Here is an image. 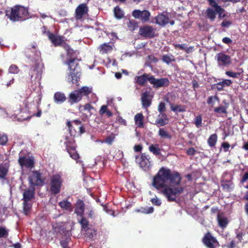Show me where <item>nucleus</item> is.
Segmentation results:
<instances>
[{
    "instance_id": "obj_62",
    "label": "nucleus",
    "mask_w": 248,
    "mask_h": 248,
    "mask_svg": "<svg viewBox=\"0 0 248 248\" xmlns=\"http://www.w3.org/2000/svg\"><path fill=\"white\" fill-rule=\"evenodd\" d=\"M142 146L139 144L136 145L134 147V151L136 152H140L142 150Z\"/></svg>"
},
{
    "instance_id": "obj_9",
    "label": "nucleus",
    "mask_w": 248,
    "mask_h": 248,
    "mask_svg": "<svg viewBox=\"0 0 248 248\" xmlns=\"http://www.w3.org/2000/svg\"><path fill=\"white\" fill-rule=\"evenodd\" d=\"M202 242L208 248H216L219 246L217 239L209 232L205 234L202 239Z\"/></svg>"
},
{
    "instance_id": "obj_26",
    "label": "nucleus",
    "mask_w": 248,
    "mask_h": 248,
    "mask_svg": "<svg viewBox=\"0 0 248 248\" xmlns=\"http://www.w3.org/2000/svg\"><path fill=\"white\" fill-rule=\"evenodd\" d=\"M151 76V75L148 74H143L142 76L136 77L135 79L138 83L141 85H143L147 80L149 81V78Z\"/></svg>"
},
{
    "instance_id": "obj_34",
    "label": "nucleus",
    "mask_w": 248,
    "mask_h": 248,
    "mask_svg": "<svg viewBox=\"0 0 248 248\" xmlns=\"http://www.w3.org/2000/svg\"><path fill=\"white\" fill-rule=\"evenodd\" d=\"M78 222L81 225L82 230H87L89 228V221L85 217H84L83 216L81 217V218Z\"/></svg>"
},
{
    "instance_id": "obj_12",
    "label": "nucleus",
    "mask_w": 248,
    "mask_h": 248,
    "mask_svg": "<svg viewBox=\"0 0 248 248\" xmlns=\"http://www.w3.org/2000/svg\"><path fill=\"white\" fill-rule=\"evenodd\" d=\"M12 117L18 121H23L30 119L32 116L29 114L28 109H16Z\"/></svg>"
},
{
    "instance_id": "obj_44",
    "label": "nucleus",
    "mask_w": 248,
    "mask_h": 248,
    "mask_svg": "<svg viewBox=\"0 0 248 248\" xmlns=\"http://www.w3.org/2000/svg\"><path fill=\"white\" fill-rule=\"evenodd\" d=\"M9 230L5 226H1V238H7L8 236Z\"/></svg>"
},
{
    "instance_id": "obj_63",
    "label": "nucleus",
    "mask_w": 248,
    "mask_h": 248,
    "mask_svg": "<svg viewBox=\"0 0 248 248\" xmlns=\"http://www.w3.org/2000/svg\"><path fill=\"white\" fill-rule=\"evenodd\" d=\"M108 63L109 64H111L112 66H116L117 65L116 60L115 59H110L109 58H108Z\"/></svg>"
},
{
    "instance_id": "obj_16",
    "label": "nucleus",
    "mask_w": 248,
    "mask_h": 248,
    "mask_svg": "<svg viewBox=\"0 0 248 248\" xmlns=\"http://www.w3.org/2000/svg\"><path fill=\"white\" fill-rule=\"evenodd\" d=\"M132 16L135 18L140 19L142 22H145L149 20L150 13L147 10L140 11L135 10L132 12Z\"/></svg>"
},
{
    "instance_id": "obj_64",
    "label": "nucleus",
    "mask_w": 248,
    "mask_h": 248,
    "mask_svg": "<svg viewBox=\"0 0 248 248\" xmlns=\"http://www.w3.org/2000/svg\"><path fill=\"white\" fill-rule=\"evenodd\" d=\"M222 42L225 44H229L232 43V41L230 38L226 37L223 38Z\"/></svg>"
},
{
    "instance_id": "obj_22",
    "label": "nucleus",
    "mask_w": 248,
    "mask_h": 248,
    "mask_svg": "<svg viewBox=\"0 0 248 248\" xmlns=\"http://www.w3.org/2000/svg\"><path fill=\"white\" fill-rule=\"evenodd\" d=\"M141 102L142 106L144 108L149 107L151 104V96L150 93L145 92L141 94Z\"/></svg>"
},
{
    "instance_id": "obj_18",
    "label": "nucleus",
    "mask_w": 248,
    "mask_h": 248,
    "mask_svg": "<svg viewBox=\"0 0 248 248\" xmlns=\"http://www.w3.org/2000/svg\"><path fill=\"white\" fill-rule=\"evenodd\" d=\"M35 187L32 186H29L28 188L24 190L23 193V200L27 202L31 201L34 198Z\"/></svg>"
},
{
    "instance_id": "obj_7",
    "label": "nucleus",
    "mask_w": 248,
    "mask_h": 248,
    "mask_svg": "<svg viewBox=\"0 0 248 248\" xmlns=\"http://www.w3.org/2000/svg\"><path fill=\"white\" fill-rule=\"evenodd\" d=\"M63 179L59 174L52 175L50 179V191L52 194L57 195L61 190L63 184Z\"/></svg>"
},
{
    "instance_id": "obj_20",
    "label": "nucleus",
    "mask_w": 248,
    "mask_h": 248,
    "mask_svg": "<svg viewBox=\"0 0 248 248\" xmlns=\"http://www.w3.org/2000/svg\"><path fill=\"white\" fill-rule=\"evenodd\" d=\"M88 10L87 5L82 3L78 6L76 10V18L77 20H81L83 16L87 13Z\"/></svg>"
},
{
    "instance_id": "obj_32",
    "label": "nucleus",
    "mask_w": 248,
    "mask_h": 248,
    "mask_svg": "<svg viewBox=\"0 0 248 248\" xmlns=\"http://www.w3.org/2000/svg\"><path fill=\"white\" fill-rule=\"evenodd\" d=\"M54 98L55 101L58 103H61L64 102L66 99L64 94L60 92L55 93Z\"/></svg>"
},
{
    "instance_id": "obj_50",
    "label": "nucleus",
    "mask_w": 248,
    "mask_h": 248,
    "mask_svg": "<svg viewBox=\"0 0 248 248\" xmlns=\"http://www.w3.org/2000/svg\"><path fill=\"white\" fill-rule=\"evenodd\" d=\"M151 202L153 204L156 206H160L161 204V201L157 198L156 196L155 198H152L151 200Z\"/></svg>"
},
{
    "instance_id": "obj_49",
    "label": "nucleus",
    "mask_w": 248,
    "mask_h": 248,
    "mask_svg": "<svg viewBox=\"0 0 248 248\" xmlns=\"http://www.w3.org/2000/svg\"><path fill=\"white\" fill-rule=\"evenodd\" d=\"M8 171V168L1 165V179L4 178Z\"/></svg>"
},
{
    "instance_id": "obj_5",
    "label": "nucleus",
    "mask_w": 248,
    "mask_h": 248,
    "mask_svg": "<svg viewBox=\"0 0 248 248\" xmlns=\"http://www.w3.org/2000/svg\"><path fill=\"white\" fill-rule=\"evenodd\" d=\"M66 126L68 127L70 135L74 138L80 136L85 132V127L79 120L67 121Z\"/></svg>"
},
{
    "instance_id": "obj_54",
    "label": "nucleus",
    "mask_w": 248,
    "mask_h": 248,
    "mask_svg": "<svg viewBox=\"0 0 248 248\" xmlns=\"http://www.w3.org/2000/svg\"><path fill=\"white\" fill-rule=\"evenodd\" d=\"M232 82L230 79H224L220 82L223 87L230 86Z\"/></svg>"
},
{
    "instance_id": "obj_35",
    "label": "nucleus",
    "mask_w": 248,
    "mask_h": 248,
    "mask_svg": "<svg viewBox=\"0 0 248 248\" xmlns=\"http://www.w3.org/2000/svg\"><path fill=\"white\" fill-rule=\"evenodd\" d=\"M158 135L163 139H170L171 136L164 128H159Z\"/></svg>"
},
{
    "instance_id": "obj_10",
    "label": "nucleus",
    "mask_w": 248,
    "mask_h": 248,
    "mask_svg": "<svg viewBox=\"0 0 248 248\" xmlns=\"http://www.w3.org/2000/svg\"><path fill=\"white\" fill-rule=\"evenodd\" d=\"M18 163L21 168H26L31 169L34 167L35 161L32 156L27 157L25 155H19Z\"/></svg>"
},
{
    "instance_id": "obj_53",
    "label": "nucleus",
    "mask_w": 248,
    "mask_h": 248,
    "mask_svg": "<svg viewBox=\"0 0 248 248\" xmlns=\"http://www.w3.org/2000/svg\"><path fill=\"white\" fill-rule=\"evenodd\" d=\"M230 147V144L227 142H224L221 144V147L223 148L224 152H227L229 151Z\"/></svg>"
},
{
    "instance_id": "obj_21",
    "label": "nucleus",
    "mask_w": 248,
    "mask_h": 248,
    "mask_svg": "<svg viewBox=\"0 0 248 248\" xmlns=\"http://www.w3.org/2000/svg\"><path fill=\"white\" fill-rule=\"evenodd\" d=\"M85 210V204L83 200L78 199L75 204V213L78 216L82 217Z\"/></svg>"
},
{
    "instance_id": "obj_59",
    "label": "nucleus",
    "mask_w": 248,
    "mask_h": 248,
    "mask_svg": "<svg viewBox=\"0 0 248 248\" xmlns=\"http://www.w3.org/2000/svg\"><path fill=\"white\" fill-rule=\"evenodd\" d=\"M248 180V172H246L243 176H242L240 182L242 184H243L245 182Z\"/></svg>"
},
{
    "instance_id": "obj_33",
    "label": "nucleus",
    "mask_w": 248,
    "mask_h": 248,
    "mask_svg": "<svg viewBox=\"0 0 248 248\" xmlns=\"http://www.w3.org/2000/svg\"><path fill=\"white\" fill-rule=\"evenodd\" d=\"M217 136L216 134H213L210 135L207 140L209 146L211 147L214 146L217 142Z\"/></svg>"
},
{
    "instance_id": "obj_40",
    "label": "nucleus",
    "mask_w": 248,
    "mask_h": 248,
    "mask_svg": "<svg viewBox=\"0 0 248 248\" xmlns=\"http://www.w3.org/2000/svg\"><path fill=\"white\" fill-rule=\"evenodd\" d=\"M127 27L131 31H134L138 27V23L134 20H130L127 24Z\"/></svg>"
},
{
    "instance_id": "obj_3",
    "label": "nucleus",
    "mask_w": 248,
    "mask_h": 248,
    "mask_svg": "<svg viewBox=\"0 0 248 248\" xmlns=\"http://www.w3.org/2000/svg\"><path fill=\"white\" fill-rule=\"evenodd\" d=\"M26 53L27 57L35 62V65L31 67L30 71L31 79L32 81L36 80L37 84L40 86L43 72V64L40 61V52L37 50L36 45H33Z\"/></svg>"
},
{
    "instance_id": "obj_4",
    "label": "nucleus",
    "mask_w": 248,
    "mask_h": 248,
    "mask_svg": "<svg viewBox=\"0 0 248 248\" xmlns=\"http://www.w3.org/2000/svg\"><path fill=\"white\" fill-rule=\"evenodd\" d=\"M6 15L13 21L24 20L28 18V11L26 8L17 5L7 10Z\"/></svg>"
},
{
    "instance_id": "obj_13",
    "label": "nucleus",
    "mask_w": 248,
    "mask_h": 248,
    "mask_svg": "<svg viewBox=\"0 0 248 248\" xmlns=\"http://www.w3.org/2000/svg\"><path fill=\"white\" fill-rule=\"evenodd\" d=\"M155 23L161 26H165L166 25L170 23L171 25L174 24V21L170 20L167 14L161 13L158 15L155 18Z\"/></svg>"
},
{
    "instance_id": "obj_51",
    "label": "nucleus",
    "mask_w": 248,
    "mask_h": 248,
    "mask_svg": "<svg viewBox=\"0 0 248 248\" xmlns=\"http://www.w3.org/2000/svg\"><path fill=\"white\" fill-rule=\"evenodd\" d=\"M8 142V137L5 134H3L1 136V145H6Z\"/></svg>"
},
{
    "instance_id": "obj_1",
    "label": "nucleus",
    "mask_w": 248,
    "mask_h": 248,
    "mask_svg": "<svg viewBox=\"0 0 248 248\" xmlns=\"http://www.w3.org/2000/svg\"><path fill=\"white\" fill-rule=\"evenodd\" d=\"M182 181L180 173L172 171L167 168L161 167L154 176L152 185L156 189L163 188L162 194L168 201H175L177 196L183 193L184 187L179 186Z\"/></svg>"
},
{
    "instance_id": "obj_60",
    "label": "nucleus",
    "mask_w": 248,
    "mask_h": 248,
    "mask_svg": "<svg viewBox=\"0 0 248 248\" xmlns=\"http://www.w3.org/2000/svg\"><path fill=\"white\" fill-rule=\"evenodd\" d=\"M88 217L90 218H93L95 217L94 212V211L91 209L89 211V213L88 214Z\"/></svg>"
},
{
    "instance_id": "obj_38",
    "label": "nucleus",
    "mask_w": 248,
    "mask_h": 248,
    "mask_svg": "<svg viewBox=\"0 0 248 248\" xmlns=\"http://www.w3.org/2000/svg\"><path fill=\"white\" fill-rule=\"evenodd\" d=\"M84 231L86 232V236L90 239H92L94 235H96V231L95 229L92 230L88 228Z\"/></svg>"
},
{
    "instance_id": "obj_27",
    "label": "nucleus",
    "mask_w": 248,
    "mask_h": 248,
    "mask_svg": "<svg viewBox=\"0 0 248 248\" xmlns=\"http://www.w3.org/2000/svg\"><path fill=\"white\" fill-rule=\"evenodd\" d=\"M135 122L138 127L142 128L144 126L143 116L142 113L137 114L134 117Z\"/></svg>"
},
{
    "instance_id": "obj_30",
    "label": "nucleus",
    "mask_w": 248,
    "mask_h": 248,
    "mask_svg": "<svg viewBox=\"0 0 248 248\" xmlns=\"http://www.w3.org/2000/svg\"><path fill=\"white\" fill-rule=\"evenodd\" d=\"M217 13L216 12V10L212 8H208L206 11V14L207 17L211 20L214 21L216 15Z\"/></svg>"
},
{
    "instance_id": "obj_47",
    "label": "nucleus",
    "mask_w": 248,
    "mask_h": 248,
    "mask_svg": "<svg viewBox=\"0 0 248 248\" xmlns=\"http://www.w3.org/2000/svg\"><path fill=\"white\" fill-rule=\"evenodd\" d=\"M9 72L11 74H17L19 72V69L16 65H11L9 68Z\"/></svg>"
},
{
    "instance_id": "obj_58",
    "label": "nucleus",
    "mask_w": 248,
    "mask_h": 248,
    "mask_svg": "<svg viewBox=\"0 0 248 248\" xmlns=\"http://www.w3.org/2000/svg\"><path fill=\"white\" fill-rule=\"evenodd\" d=\"M231 25H232V22L230 21H229V20H224L221 23V25L222 27H226V28L229 27Z\"/></svg>"
},
{
    "instance_id": "obj_42",
    "label": "nucleus",
    "mask_w": 248,
    "mask_h": 248,
    "mask_svg": "<svg viewBox=\"0 0 248 248\" xmlns=\"http://www.w3.org/2000/svg\"><path fill=\"white\" fill-rule=\"evenodd\" d=\"M214 111L217 117H225L227 116L226 109H214Z\"/></svg>"
},
{
    "instance_id": "obj_61",
    "label": "nucleus",
    "mask_w": 248,
    "mask_h": 248,
    "mask_svg": "<svg viewBox=\"0 0 248 248\" xmlns=\"http://www.w3.org/2000/svg\"><path fill=\"white\" fill-rule=\"evenodd\" d=\"M228 248H234L236 247V243L234 240L231 241L228 245Z\"/></svg>"
},
{
    "instance_id": "obj_19",
    "label": "nucleus",
    "mask_w": 248,
    "mask_h": 248,
    "mask_svg": "<svg viewBox=\"0 0 248 248\" xmlns=\"http://www.w3.org/2000/svg\"><path fill=\"white\" fill-rule=\"evenodd\" d=\"M154 29L148 25L140 27V34L145 37L152 38L154 36Z\"/></svg>"
},
{
    "instance_id": "obj_29",
    "label": "nucleus",
    "mask_w": 248,
    "mask_h": 248,
    "mask_svg": "<svg viewBox=\"0 0 248 248\" xmlns=\"http://www.w3.org/2000/svg\"><path fill=\"white\" fill-rule=\"evenodd\" d=\"M59 205L64 210L71 211L72 204L67 200H64L59 202Z\"/></svg>"
},
{
    "instance_id": "obj_56",
    "label": "nucleus",
    "mask_w": 248,
    "mask_h": 248,
    "mask_svg": "<svg viewBox=\"0 0 248 248\" xmlns=\"http://www.w3.org/2000/svg\"><path fill=\"white\" fill-rule=\"evenodd\" d=\"M236 238L238 239L239 242H241L243 240V236H244V233L242 232L236 231Z\"/></svg>"
},
{
    "instance_id": "obj_41",
    "label": "nucleus",
    "mask_w": 248,
    "mask_h": 248,
    "mask_svg": "<svg viewBox=\"0 0 248 248\" xmlns=\"http://www.w3.org/2000/svg\"><path fill=\"white\" fill-rule=\"evenodd\" d=\"M162 60L163 61L169 64L171 62H173L174 61V57L172 55H164L162 57Z\"/></svg>"
},
{
    "instance_id": "obj_57",
    "label": "nucleus",
    "mask_w": 248,
    "mask_h": 248,
    "mask_svg": "<svg viewBox=\"0 0 248 248\" xmlns=\"http://www.w3.org/2000/svg\"><path fill=\"white\" fill-rule=\"evenodd\" d=\"M214 89H217L218 91H221L223 90V87L220 82L215 84L214 85Z\"/></svg>"
},
{
    "instance_id": "obj_6",
    "label": "nucleus",
    "mask_w": 248,
    "mask_h": 248,
    "mask_svg": "<svg viewBox=\"0 0 248 248\" xmlns=\"http://www.w3.org/2000/svg\"><path fill=\"white\" fill-rule=\"evenodd\" d=\"M29 183L30 186L33 187L43 186L46 181V178L43 176L40 170L31 171L28 177Z\"/></svg>"
},
{
    "instance_id": "obj_48",
    "label": "nucleus",
    "mask_w": 248,
    "mask_h": 248,
    "mask_svg": "<svg viewBox=\"0 0 248 248\" xmlns=\"http://www.w3.org/2000/svg\"><path fill=\"white\" fill-rule=\"evenodd\" d=\"M154 209L153 207L141 208L140 212L144 214H151L154 212Z\"/></svg>"
},
{
    "instance_id": "obj_46",
    "label": "nucleus",
    "mask_w": 248,
    "mask_h": 248,
    "mask_svg": "<svg viewBox=\"0 0 248 248\" xmlns=\"http://www.w3.org/2000/svg\"><path fill=\"white\" fill-rule=\"evenodd\" d=\"M202 123V116L201 115H198L196 116L194 124L197 127H200Z\"/></svg>"
},
{
    "instance_id": "obj_17",
    "label": "nucleus",
    "mask_w": 248,
    "mask_h": 248,
    "mask_svg": "<svg viewBox=\"0 0 248 248\" xmlns=\"http://www.w3.org/2000/svg\"><path fill=\"white\" fill-rule=\"evenodd\" d=\"M160 113L158 115L157 119L155 120V124L158 127L163 126L169 123V119L167 115L163 112L166 109H158Z\"/></svg>"
},
{
    "instance_id": "obj_37",
    "label": "nucleus",
    "mask_w": 248,
    "mask_h": 248,
    "mask_svg": "<svg viewBox=\"0 0 248 248\" xmlns=\"http://www.w3.org/2000/svg\"><path fill=\"white\" fill-rule=\"evenodd\" d=\"M78 90L80 91L82 96H87L91 93L92 88L88 86H83Z\"/></svg>"
},
{
    "instance_id": "obj_31",
    "label": "nucleus",
    "mask_w": 248,
    "mask_h": 248,
    "mask_svg": "<svg viewBox=\"0 0 248 248\" xmlns=\"http://www.w3.org/2000/svg\"><path fill=\"white\" fill-rule=\"evenodd\" d=\"M149 150L155 155H158L161 154L160 149L159 145L157 144H151L149 147Z\"/></svg>"
},
{
    "instance_id": "obj_25",
    "label": "nucleus",
    "mask_w": 248,
    "mask_h": 248,
    "mask_svg": "<svg viewBox=\"0 0 248 248\" xmlns=\"http://www.w3.org/2000/svg\"><path fill=\"white\" fill-rule=\"evenodd\" d=\"M113 45L108 43H104L100 46L99 49L100 53H107L111 52L113 49Z\"/></svg>"
},
{
    "instance_id": "obj_52",
    "label": "nucleus",
    "mask_w": 248,
    "mask_h": 248,
    "mask_svg": "<svg viewBox=\"0 0 248 248\" xmlns=\"http://www.w3.org/2000/svg\"><path fill=\"white\" fill-rule=\"evenodd\" d=\"M226 75L232 78H237L239 76V73H235L232 71H226L225 72Z\"/></svg>"
},
{
    "instance_id": "obj_14",
    "label": "nucleus",
    "mask_w": 248,
    "mask_h": 248,
    "mask_svg": "<svg viewBox=\"0 0 248 248\" xmlns=\"http://www.w3.org/2000/svg\"><path fill=\"white\" fill-rule=\"evenodd\" d=\"M215 59L218 65L220 66H225L231 63L230 57L222 52L217 54L215 56Z\"/></svg>"
},
{
    "instance_id": "obj_8",
    "label": "nucleus",
    "mask_w": 248,
    "mask_h": 248,
    "mask_svg": "<svg viewBox=\"0 0 248 248\" xmlns=\"http://www.w3.org/2000/svg\"><path fill=\"white\" fill-rule=\"evenodd\" d=\"M74 138H70L66 136L64 144L65 146V149L68 153L70 156L73 159L77 160L79 158V154L76 150L77 145Z\"/></svg>"
},
{
    "instance_id": "obj_36",
    "label": "nucleus",
    "mask_w": 248,
    "mask_h": 248,
    "mask_svg": "<svg viewBox=\"0 0 248 248\" xmlns=\"http://www.w3.org/2000/svg\"><path fill=\"white\" fill-rule=\"evenodd\" d=\"M114 14L115 17L119 19L123 18L124 15L123 10L118 6L114 8Z\"/></svg>"
},
{
    "instance_id": "obj_45",
    "label": "nucleus",
    "mask_w": 248,
    "mask_h": 248,
    "mask_svg": "<svg viewBox=\"0 0 248 248\" xmlns=\"http://www.w3.org/2000/svg\"><path fill=\"white\" fill-rule=\"evenodd\" d=\"M99 113L101 115H105L108 117H110L112 115V112L109 109H99Z\"/></svg>"
},
{
    "instance_id": "obj_39",
    "label": "nucleus",
    "mask_w": 248,
    "mask_h": 248,
    "mask_svg": "<svg viewBox=\"0 0 248 248\" xmlns=\"http://www.w3.org/2000/svg\"><path fill=\"white\" fill-rule=\"evenodd\" d=\"M31 208V204L29 203V202H25L23 201V211L26 215H28Z\"/></svg>"
},
{
    "instance_id": "obj_11",
    "label": "nucleus",
    "mask_w": 248,
    "mask_h": 248,
    "mask_svg": "<svg viewBox=\"0 0 248 248\" xmlns=\"http://www.w3.org/2000/svg\"><path fill=\"white\" fill-rule=\"evenodd\" d=\"M136 162L140 164V167L144 170H148L151 166L149 155L145 153L141 154L140 155L136 156Z\"/></svg>"
},
{
    "instance_id": "obj_2",
    "label": "nucleus",
    "mask_w": 248,
    "mask_h": 248,
    "mask_svg": "<svg viewBox=\"0 0 248 248\" xmlns=\"http://www.w3.org/2000/svg\"><path fill=\"white\" fill-rule=\"evenodd\" d=\"M48 38L54 45H62L66 50L67 56L69 57V60L66 62V64L68 65L66 78V80L69 82L78 85V83L80 78V72L78 67V60L75 56V52L64 42L62 37L55 35L52 33H49Z\"/></svg>"
},
{
    "instance_id": "obj_28",
    "label": "nucleus",
    "mask_w": 248,
    "mask_h": 248,
    "mask_svg": "<svg viewBox=\"0 0 248 248\" xmlns=\"http://www.w3.org/2000/svg\"><path fill=\"white\" fill-rule=\"evenodd\" d=\"M62 232L64 233L65 235L67 236V237H66L65 240L61 241V245L63 248H68V243L69 242L71 234L70 232L69 231H66L64 229H62Z\"/></svg>"
},
{
    "instance_id": "obj_23",
    "label": "nucleus",
    "mask_w": 248,
    "mask_h": 248,
    "mask_svg": "<svg viewBox=\"0 0 248 248\" xmlns=\"http://www.w3.org/2000/svg\"><path fill=\"white\" fill-rule=\"evenodd\" d=\"M217 220L219 226L222 228H225L229 223L227 218L224 217L223 213L219 212L217 216Z\"/></svg>"
},
{
    "instance_id": "obj_15",
    "label": "nucleus",
    "mask_w": 248,
    "mask_h": 248,
    "mask_svg": "<svg viewBox=\"0 0 248 248\" xmlns=\"http://www.w3.org/2000/svg\"><path fill=\"white\" fill-rule=\"evenodd\" d=\"M149 82L155 88L167 86L169 84V80L167 78L156 79L153 76L149 78Z\"/></svg>"
},
{
    "instance_id": "obj_24",
    "label": "nucleus",
    "mask_w": 248,
    "mask_h": 248,
    "mask_svg": "<svg viewBox=\"0 0 248 248\" xmlns=\"http://www.w3.org/2000/svg\"><path fill=\"white\" fill-rule=\"evenodd\" d=\"M70 100L72 103H77L79 101L82 96L78 90H75L70 94Z\"/></svg>"
},
{
    "instance_id": "obj_55",
    "label": "nucleus",
    "mask_w": 248,
    "mask_h": 248,
    "mask_svg": "<svg viewBox=\"0 0 248 248\" xmlns=\"http://www.w3.org/2000/svg\"><path fill=\"white\" fill-rule=\"evenodd\" d=\"M196 152V151L193 147L188 148L186 151V154L188 155H194Z\"/></svg>"
},
{
    "instance_id": "obj_43",
    "label": "nucleus",
    "mask_w": 248,
    "mask_h": 248,
    "mask_svg": "<svg viewBox=\"0 0 248 248\" xmlns=\"http://www.w3.org/2000/svg\"><path fill=\"white\" fill-rule=\"evenodd\" d=\"M115 135L114 134L111 133L109 136H108L105 140L104 141V142L107 143L108 145H111L113 141L115 139Z\"/></svg>"
}]
</instances>
